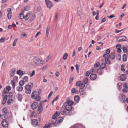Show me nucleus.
<instances>
[{
	"label": "nucleus",
	"mask_w": 128,
	"mask_h": 128,
	"mask_svg": "<svg viewBox=\"0 0 128 128\" xmlns=\"http://www.w3.org/2000/svg\"><path fill=\"white\" fill-rule=\"evenodd\" d=\"M64 118L62 117H60L58 118L54 122L56 125V126L58 124H60L62 122Z\"/></svg>",
	"instance_id": "obj_5"
},
{
	"label": "nucleus",
	"mask_w": 128,
	"mask_h": 128,
	"mask_svg": "<svg viewBox=\"0 0 128 128\" xmlns=\"http://www.w3.org/2000/svg\"><path fill=\"white\" fill-rule=\"evenodd\" d=\"M2 112L3 113L2 115L4 116V115L7 114L8 112L7 108L6 107L4 108L2 110Z\"/></svg>",
	"instance_id": "obj_18"
},
{
	"label": "nucleus",
	"mask_w": 128,
	"mask_h": 128,
	"mask_svg": "<svg viewBox=\"0 0 128 128\" xmlns=\"http://www.w3.org/2000/svg\"><path fill=\"white\" fill-rule=\"evenodd\" d=\"M126 78V76L125 74H122L120 76V80L122 81H125Z\"/></svg>",
	"instance_id": "obj_21"
},
{
	"label": "nucleus",
	"mask_w": 128,
	"mask_h": 128,
	"mask_svg": "<svg viewBox=\"0 0 128 128\" xmlns=\"http://www.w3.org/2000/svg\"><path fill=\"white\" fill-rule=\"evenodd\" d=\"M37 92L36 91H34L33 92L31 95V97L32 98H35V96L37 95Z\"/></svg>",
	"instance_id": "obj_27"
},
{
	"label": "nucleus",
	"mask_w": 128,
	"mask_h": 128,
	"mask_svg": "<svg viewBox=\"0 0 128 128\" xmlns=\"http://www.w3.org/2000/svg\"><path fill=\"white\" fill-rule=\"evenodd\" d=\"M121 69L122 71L124 72L125 71V69H124V66L122 64L121 67Z\"/></svg>",
	"instance_id": "obj_50"
},
{
	"label": "nucleus",
	"mask_w": 128,
	"mask_h": 128,
	"mask_svg": "<svg viewBox=\"0 0 128 128\" xmlns=\"http://www.w3.org/2000/svg\"><path fill=\"white\" fill-rule=\"evenodd\" d=\"M8 96L9 97V98H12L13 96V95L12 93L10 92L9 93V94L8 95Z\"/></svg>",
	"instance_id": "obj_55"
},
{
	"label": "nucleus",
	"mask_w": 128,
	"mask_h": 128,
	"mask_svg": "<svg viewBox=\"0 0 128 128\" xmlns=\"http://www.w3.org/2000/svg\"><path fill=\"white\" fill-rule=\"evenodd\" d=\"M115 17V16H114V14H112V15H110V16H107V17L109 18H114Z\"/></svg>",
	"instance_id": "obj_57"
},
{
	"label": "nucleus",
	"mask_w": 128,
	"mask_h": 128,
	"mask_svg": "<svg viewBox=\"0 0 128 128\" xmlns=\"http://www.w3.org/2000/svg\"><path fill=\"white\" fill-rule=\"evenodd\" d=\"M7 96L6 95H5L4 96L3 100L2 102V104H5L6 101L7 100Z\"/></svg>",
	"instance_id": "obj_31"
},
{
	"label": "nucleus",
	"mask_w": 128,
	"mask_h": 128,
	"mask_svg": "<svg viewBox=\"0 0 128 128\" xmlns=\"http://www.w3.org/2000/svg\"><path fill=\"white\" fill-rule=\"evenodd\" d=\"M24 9L26 11H28L30 10V8L28 6H26L24 7Z\"/></svg>",
	"instance_id": "obj_56"
},
{
	"label": "nucleus",
	"mask_w": 128,
	"mask_h": 128,
	"mask_svg": "<svg viewBox=\"0 0 128 128\" xmlns=\"http://www.w3.org/2000/svg\"><path fill=\"white\" fill-rule=\"evenodd\" d=\"M58 16V12H57L55 14V21L56 22L57 20Z\"/></svg>",
	"instance_id": "obj_48"
},
{
	"label": "nucleus",
	"mask_w": 128,
	"mask_h": 128,
	"mask_svg": "<svg viewBox=\"0 0 128 128\" xmlns=\"http://www.w3.org/2000/svg\"><path fill=\"white\" fill-rule=\"evenodd\" d=\"M1 123L2 126L4 127H6L8 125V121L6 120H5V119L3 120V121Z\"/></svg>",
	"instance_id": "obj_16"
},
{
	"label": "nucleus",
	"mask_w": 128,
	"mask_h": 128,
	"mask_svg": "<svg viewBox=\"0 0 128 128\" xmlns=\"http://www.w3.org/2000/svg\"><path fill=\"white\" fill-rule=\"evenodd\" d=\"M120 101L122 103H124L125 101L126 96L123 94H120L118 96Z\"/></svg>",
	"instance_id": "obj_6"
},
{
	"label": "nucleus",
	"mask_w": 128,
	"mask_h": 128,
	"mask_svg": "<svg viewBox=\"0 0 128 128\" xmlns=\"http://www.w3.org/2000/svg\"><path fill=\"white\" fill-rule=\"evenodd\" d=\"M68 56V54L67 53H65L64 55L63 58L64 60H66Z\"/></svg>",
	"instance_id": "obj_39"
},
{
	"label": "nucleus",
	"mask_w": 128,
	"mask_h": 128,
	"mask_svg": "<svg viewBox=\"0 0 128 128\" xmlns=\"http://www.w3.org/2000/svg\"><path fill=\"white\" fill-rule=\"evenodd\" d=\"M38 104L37 102H34L31 105V108L33 110H34L38 106Z\"/></svg>",
	"instance_id": "obj_14"
},
{
	"label": "nucleus",
	"mask_w": 128,
	"mask_h": 128,
	"mask_svg": "<svg viewBox=\"0 0 128 128\" xmlns=\"http://www.w3.org/2000/svg\"><path fill=\"white\" fill-rule=\"evenodd\" d=\"M109 58H108L105 60L106 63L108 64H111L110 61L109 60Z\"/></svg>",
	"instance_id": "obj_36"
},
{
	"label": "nucleus",
	"mask_w": 128,
	"mask_h": 128,
	"mask_svg": "<svg viewBox=\"0 0 128 128\" xmlns=\"http://www.w3.org/2000/svg\"><path fill=\"white\" fill-rule=\"evenodd\" d=\"M19 17L20 18V19H23L24 18V15H19Z\"/></svg>",
	"instance_id": "obj_59"
},
{
	"label": "nucleus",
	"mask_w": 128,
	"mask_h": 128,
	"mask_svg": "<svg viewBox=\"0 0 128 128\" xmlns=\"http://www.w3.org/2000/svg\"><path fill=\"white\" fill-rule=\"evenodd\" d=\"M109 58L112 60L114 59L116 56L115 53L114 52H112L110 54H109Z\"/></svg>",
	"instance_id": "obj_19"
},
{
	"label": "nucleus",
	"mask_w": 128,
	"mask_h": 128,
	"mask_svg": "<svg viewBox=\"0 0 128 128\" xmlns=\"http://www.w3.org/2000/svg\"><path fill=\"white\" fill-rule=\"evenodd\" d=\"M50 28L48 26L46 30V35L48 37L49 34L50 30Z\"/></svg>",
	"instance_id": "obj_28"
},
{
	"label": "nucleus",
	"mask_w": 128,
	"mask_h": 128,
	"mask_svg": "<svg viewBox=\"0 0 128 128\" xmlns=\"http://www.w3.org/2000/svg\"><path fill=\"white\" fill-rule=\"evenodd\" d=\"M13 101V100L11 99L8 100L7 102V103L8 105H10L11 103V102Z\"/></svg>",
	"instance_id": "obj_46"
},
{
	"label": "nucleus",
	"mask_w": 128,
	"mask_h": 128,
	"mask_svg": "<svg viewBox=\"0 0 128 128\" xmlns=\"http://www.w3.org/2000/svg\"><path fill=\"white\" fill-rule=\"evenodd\" d=\"M23 81L24 82H28V77L27 76H25L23 78Z\"/></svg>",
	"instance_id": "obj_35"
},
{
	"label": "nucleus",
	"mask_w": 128,
	"mask_h": 128,
	"mask_svg": "<svg viewBox=\"0 0 128 128\" xmlns=\"http://www.w3.org/2000/svg\"><path fill=\"white\" fill-rule=\"evenodd\" d=\"M84 88H80L79 90V92L81 94L85 95L86 93L85 90Z\"/></svg>",
	"instance_id": "obj_13"
},
{
	"label": "nucleus",
	"mask_w": 128,
	"mask_h": 128,
	"mask_svg": "<svg viewBox=\"0 0 128 128\" xmlns=\"http://www.w3.org/2000/svg\"><path fill=\"white\" fill-rule=\"evenodd\" d=\"M11 89V87L9 86H8L6 87V90L4 89V92L5 94L8 93V92Z\"/></svg>",
	"instance_id": "obj_17"
},
{
	"label": "nucleus",
	"mask_w": 128,
	"mask_h": 128,
	"mask_svg": "<svg viewBox=\"0 0 128 128\" xmlns=\"http://www.w3.org/2000/svg\"><path fill=\"white\" fill-rule=\"evenodd\" d=\"M43 110V107L42 106H39L38 108V111H39V114H40Z\"/></svg>",
	"instance_id": "obj_32"
},
{
	"label": "nucleus",
	"mask_w": 128,
	"mask_h": 128,
	"mask_svg": "<svg viewBox=\"0 0 128 128\" xmlns=\"http://www.w3.org/2000/svg\"><path fill=\"white\" fill-rule=\"evenodd\" d=\"M16 72V69L15 68H12L11 70V72L14 74Z\"/></svg>",
	"instance_id": "obj_52"
},
{
	"label": "nucleus",
	"mask_w": 128,
	"mask_h": 128,
	"mask_svg": "<svg viewBox=\"0 0 128 128\" xmlns=\"http://www.w3.org/2000/svg\"><path fill=\"white\" fill-rule=\"evenodd\" d=\"M59 75L60 74L58 72H56L55 73V75L57 77L58 76H59Z\"/></svg>",
	"instance_id": "obj_64"
},
{
	"label": "nucleus",
	"mask_w": 128,
	"mask_h": 128,
	"mask_svg": "<svg viewBox=\"0 0 128 128\" xmlns=\"http://www.w3.org/2000/svg\"><path fill=\"white\" fill-rule=\"evenodd\" d=\"M10 117V116H8L6 115H4V116H3V115H2V118L3 119V120L5 119V120L7 119L9 117Z\"/></svg>",
	"instance_id": "obj_33"
},
{
	"label": "nucleus",
	"mask_w": 128,
	"mask_h": 128,
	"mask_svg": "<svg viewBox=\"0 0 128 128\" xmlns=\"http://www.w3.org/2000/svg\"><path fill=\"white\" fill-rule=\"evenodd\" d=\"M35 15L34 14H32L31 18L32 20H34L35 18Z\"/></svg>",
	"instance_id": "obj_60"
},
{
	"label": "nucleus",
	"mask_w": 128,
	"mask_h": 128,
	"mask_svg": "<svg viewBox=\"0 0 128 128\" xmlns=\"http://www.w3.org/2000/svg\"><path fill=\"white\" fill-rule=\"evenodd\" d=\"M102 65H104V66L100 67L97 70V72L100 75H101L103 73L104 71L103 69L104 68L106 67V64L105 63H102Z\"/></svg>",
	"instance_id": "obj_2"
},
{
	"label": "nucleus",
	"mask_w": 128,
	"mask_h": 128,
	"mask_svg": "<svg viewBox=\"0 0 128 128\" xmlns=\"http://www.w3.org/2000/svg\"><path fill=\"white\" fill-rule=\"evenodd\" d=\"M76 84L77 86H81V88H84L85 86V84H83L82 82L81 81L78 82H76Z\"/></svg>",
	"instance_id": "obj_11"
},
{
	"label": "nucleus",
	"mask_w": 128,
	"mask_h": 128,
	"mask_svg": "<svg viewBox=\"0 0 128 128\" xmlns=\"http://www.w3.org/2000/svg\"><path fill=\"white\" fill-rule=\"evenodd\" d=\"M122 49L124 51V53H126L127 52V51H128V47L127 48H126V47L124 46L122 48Z\"/></svg>",
	"instance_id": "obj_37"
},
{
	"label": "nucleus",
	"mask_w": 128,
	"mask_h": 128,
	"mask_svg": "<svg viewBox=\"0 0 128 128\" xmlns=\"http://www.w3.org/2000/svg\"><path fill=\"white\" fill-rule=\"evenodd\" d=\"M88 78H85L83 80V81L84 84H87L88 82Z\"/></svg>",
	"instance_id": "obj_40"
},
{
	"label": "nucleus",
	"mask_w": 128,
	"mask_h": 128,
	"mask_svg": "<svg viewBox=\"0 0 128 128\" xmlns=\"http://www.w3.org/2000/svg\"><path fill=\"white\" fill-rule=\"evenodd\" d=\"M106 20V17H104V18L101 20V22L102 23H103L105 22V21Z\"/></svg>",
	"instance_id": "obj_51"
},
{
	"label": "nucleus",
	"mask_w": 128,
	"mask_h": 128,
	"mask_svg": "<svg viewBox=\"0 0 128 128\" xmlns=\"http://www.w3.org/2000/svg\"><path fill=\"white\" fill-rule=\"evenodd\" d=\"M32 124L34 126L37 125L38 124V121L37 120L34 119L32 120Z\"/></svg>",
	"instance_id": "obj_22"
},
{
	"label": "nucleus",
	"mask_w": 128,
	"mask_h": 128,
	"mask_svg": "<svg viewBox=\"0 0 128 128\" xmlns=\"http://www.w3.org/2000/svg\"><path fill=\"white\" fill-rule=\"evenodd\" d=\"M16 90L18 91L21 92L23 89V88L22 86H19L16 88Z\"/></svg>",
	"instance_id": "obj_26"
},
{
	"label": "nucleus",
	"mask_w": 128,
	"mask_h": 128,
	"mask_svg": "<svg viewBox=\"0 0 128 128\" xmlns=\"http://www.w3.org/2000/svg\"><path fill=\"white\" fill-rule=\"evenodd\" d=\"M35 98H32L35 99L36 101H38L40 100V97L38 95L35 96Z\"/></svg>",
	"instance_id": "obj_29"
},
{
	"label": "nucleus",
	"mask_w": 128,
	"mask_h": 128,
	"mask_svg": "<svg viewBox=\"0 0 128 128\" xmlns=\"http://www.w3.org/2000/svg\"><path fill=\"white\" fill-rule=\"evenodd\" d=\"M8 19H10L12 17V13L10 12H8Z\"/></svg>",
	"instance_id": "obj_41"
},
{
	"label": "nucleus",
	"mask_w": 128,
	"mask_h": 128,
	"mask_svg": "<svg viewBox=\"0 0 128 128\" xmlns=\"http://www.w3.org/2000/svg\"><path fill=\"white\" fill-rule=\"evenodd\" d=\"M110 50L109 49H108L106 51V54H109L110 53Z\"/></svg>",
	"instance_id": "obj_62"
},
{
	"label": "nucleus",
	"mask_w": 128,
	"mask_h": 128,
	"mask_svg": "<svg viewBox=\"0 0 128 128\" xmlns=\"http://www.w3.org/2000/svg\"><path fill=\"white\" fill-rule=\"evenodd\" d=\"M90 74V72L88 71H87L86 73V76H88Z\"/></svg>",
	"instance_id": "obj_61"
},
{
	"label": "nucleus",
	"mask_w": 128,
	"mask_h": 128,
	"mask_svg": "<svg viewBox=\"0 0 128 128\" xmlns=\"http://www.w3.org/2000/svg\"><path fill=\"white\" fill-rule=\"evenodd\" d=\"M54 126H56L55 124L54 121V120H52L50 123L46 124L43 128H50Z\"/></svg>",
	"instance_id": "obj_4"
},
{
	"label": "nucleus",
	"mask_w": 128,
	"mask_h": 128,
	"mask_svg": "<svg viewBox=\"0 0 128 128\" xmlns=\"http://www.w3.org/2000/svg\"><path fill=\"white\" fill-rule=\"evenodd\" d=\"M31 86H32V87L33 86V84L32 83H31V85L27 84L26 86L25 92L27 94H30L31 93V89L32 88Z\"/></svg>",
	"instance_id": "obj_1"
},
{
	"label": "nucleus",
	"mask_w": 128,
	"mask_h": 128,
	"mask_svg": "<svg viewBox=\"0 0 128 128\" xmlns=\"http://www.w3.org/2000/svg\"><path fill=\"white\" fill-rule=\"evenodd\" d=\"M24 82L23 80H20L19 82V84L20 86H22L24 84Z\"/></svg>",
	"instance_id": "obj_47"
},
{
	"label": "nucleus",
	"mask_w": 128,
	"mask_h": 128,
	"mask_svg": "<svg viewBox=\"0 0 128 128\" xmlns=\"http://www.w3.org/2000/svg\"><path fill=\"white\" fill-rule=\"evenodd\" d=\"M6 39L4 38H2L0 39V42H4Z\"/></svg>",
	"instance_id": "obj_45"
},
{
	"label": "nucleus",
	"mask_w": 128,
	"mask_h": 128,
	"mask_svg": "<svg viewBox=\"0 0 128 128\" xmlns=\"http://www.w3.org/2000/svg\"><path fill=\"white\" fill-rule=\"evenodd\" d=\"M71 92L73 93H75L76 92V90L75 88H72V89Z\"/></svg>",
	"instance_id": "obj_54"
},
{
	"label": "nucleus",
	"mask_w": 128,
	"mask_h": 128,
	"mask_svg": "<svg viewBox=\"0 0 128 128\" xmlns=\"http://www.w3.org/2000/svg\"><path fill=\"white\" fill-rule=\"evenodd\" d=\"M120 38L119 40H117L116 41L118 42H121L122 41H128L126 37L124 36H120L118 38V39Z\"/></svg>",
	"instance_id": "obj_7"
},
{
	"label": "nucleus",
	"mask_w": 128,
	"mask_h": 128,
	"mask_svg": "<svg viewBox=\"0 0 128 128\" xmlns=\"http://www.w3.org/2000/svg\"><path fill=\"white\" fill-rule=\"evenodd\" d=\"M12 85V86L13 88H14L15 86V83L14 81V80H12L11 81Z\"/></svg>",
	"instance_id": "obj_42"
},
{
	"label": "nucleus",
	"mask_w": 128,
	"mask_h": 128,
	"mask_svg": "<svg viewBox=\"0 0 128 128\" xmlns=\"http://www.w3.org/2000/svg\"><path fill=\"white\" fill-rule=\"evenodd\" d=\"M67 110L64 108V110H60V114L63 115L70 116L72 112H71L67 111Z\"/></svg>",
	"instance_id": "obj_3"
},
{
	"label": "nucleus",
	"mask_w": 128,
	"mask_h": 128,
	"mask_svg": "<svg viewBox=\"0 0 128 128\" xmlns=\"http://www.w3.org/2000/svg\"><path fill=\"white\" fill-rule=\"evenodd\" d=\"M122 85L121 84H120L119 83H118L117 84V87L118 89V90H121V86Z\"/></svg>",
	"instance_id": "obj_43"
},
{
	"label": "nucleus",
	"mask_w": 128,
	"mask_h": 128,
	"mask_svg": "<svg viewBox=\"0 0 128 128\" xmlns=\"http://www.w3.org/2000/svg\"><path fill=\"white\" fill-rule=\"evenodd\" d=\"M64 107L65 108L66 110L68 112H71V110L72 108V106L70 105H63Z\"/></svg>",
	"instance_id": "obj_8"
},
{
	"label": "nucleus",
	"mask_w": 128,
	"mask_h": 128,
	"mask_svg": "<svg viewBox=\"0 0 128 128\" xmlns=\"http://www.w3.org/2000/svg\"><path fill=\"white\" fill-rule=\"evenodd\" d=\"M127 57L126 55L125 54H124L122 56V60L124 62L126 61L127 59Z\"/></svg>",
	"instance_id": "obj_34"
},
{
	"label": "nucleus",
	"mask_w": 128,
	"mask_h": 128,
	"mask_svg": "<svg viewBox=\"0 0 128 128\" xmlns=\"http://www.w3.org/2000/svg\"><path fill=\"white\" fill-rule=\"evenodd\" d=\"M109 54H105L103 55V57L106 59L108 58H109Z\"/></svg>",
	"instance_id": "obj_44"
},
{
	"label": "nucleus",
	"mask_w": 128,
	"mask_h": 128,
	"mask_svg": "<svg viewBox=\"0 0 128 128\" xmlns=\"http://www.w3.org/2000/svg\"><path fill=\"white\" fill-rule=\"evenodd\" d=\"M31 15V13L30 12H28L24 16V19L26 21H27Z\"/></svg>",
	"instance_id": "obj_12"
},
{
	"label": "nucleus",
	"mask_w": 128,
	"mask_h": 128,
	"mask_svg": "<svg viewBox=\"0 0 128 128\" xmlns=\"http://www.w3.org/2000/svg\"><path fill=\"white\" fill-rule=\"evenodd\" d=\"M74 102L72 100H66V102H64V104L63 105H70L71 106L73 105Z\"/></svg>",
	"instance_id": "obj_10"
},
{
	"label": "nucleus",
	"mask_w": 128,
	"mask_h": 128,
	"mask_svg": "<svg viewBox=\"0 0 128 128\" xmlns=\"http://www.w3.org/2000/svg\"><path fill=\"white\" fill-rule=\"evenodd\" d=\"M34 74H35V71L34 70H33L32 72V74L30 75V76L31 77H32L34 75Z\"/></svg>",
	"instance_id": "obj_58"
},
{
	"label": "nucleus",
	"mask_w": 128,
	"mask_h": 128,
	"mask_svg": "<svg viewBox=\"0 0 128 128\" xmlns=\"http://www.w3.org/2000/svg\"><path fill=\"white\" fill-rule=\"evenodd\" d=\"M96 70V68H92V69L91 72H92V73H93Z\"/></svg>",
	"instance_id": "obj_63"
},
{
	"label": "nucleus",
	"mask_w": 128,
	"mask_h": 128,
	"mask_svg": "<svg viewBox=\"0 0 128 128\" xmlns=\"http://www.w3.org/2000/svg\"><path fill=\"white\" fill-rule=\"evenodd\" d=\"M100 65V63L99 62H97L94 65V67L97 68Z\"/></svg>",
	"instance_id": "obj_49"
},
{
	"label": "nucleus",
	"mask_w": 128,
	"mask_h": 128,
	"mask_svg": "<svg viewBox=\"0 0 128 128\" xmlns=\"http://www.w3.org/2000/svg\"><path fill=\"white\" fill-rule=\"evenodd\" d=\"M23 72H24L23 71H22L21 70H17V71L16 72V73L20 75H22L24 74H25V72H24V73H23Z\"/></svg>",
	"instance_id": "obj_25"
},
{
	"label": "nucleus",
	"mask_w": 128,
	"mask_h": 128,
	"mask_svg": "<svg viewBox=\"0 0 128 128\" xmlns=\"http://www.w3.org/2000/svg\"><path fill=\"white\" fill-rule=\"evenodd\" d=\"M16 97L19 101L20 102L22 101V97L21 94H18Z\"/></svg>",
	"instance_id": "obj_23"
},
{
	"label": "nucleus",
	"mask_w": 128,
	"mask_h": 128,
	"mask_svg": "<svg viewBox=\"0 0 128 128\" xmlns=\"http://www.w3.org/2000/svg\"><path fill=\"white\" fill-rule=\"evenodd\" d=\"M116 58L117 60H120L121 59V56L120 54H116Z\"/></svg>",
	"instance_id": "obj_38"
},
{
	"label": "nucleus",
	"mask_w": 128,
	"mask_h": 128,
	"mask_svg": "<svg viewBox=\"0 0 128 128\" xmlns=\"http://www.w3.org/2000/svg\"><path fill=\"white\" fill-rule=\"evenodd\" d=\"M60 114V112L58 111H56L53 115L52 117V119H55L57 116H59Z\"/></svg>",
	"instance_id": "obj_20"
},
{
	"label": "nucleus",
	"mask_w": 128,
	"mask_h": 128,
	"mask_svg": "<svg viewBox=\"0 0 128 128\" xmlns=\"http://www.w3.org/2000/svg\"><path fill=\"white\" fill-rule=\"evenodd\" d=\"M90 79L92 80H94L97 78V76L96 74H92L90 77Z\"/></svg>",
	"instance_id": "obj_15"
},
{
	"label": "nucleus",
	"mask_w": 128,
	"mask_h": 128,
	"mask_svg": "<svg viewBox=\"0 0 128 128\" xmlns=\"http://www.w3.org/2000/svg\"><path fill=\"white\" fill-rule=\"evenodd\" d=\"M74 99L75 101L78 103L80 100L79 96L78 95L76 96L74 98Z\"/></svg>",
	"instance_id": "obj_30"
},
{
	"label": "nucleus",
	"mask_w": 128,
	"mask_h": 128,
	"mask_svg": "<svg viewBox=\"0 0 128 128\" xmlns=\"http://www.w3.org/2000/svg\"><path fill=\"white\" fill-rule=\"evenodd\" d=\"M34 62L36 64H39L40 63V60L39 58L37 57H34Z\"/></svg>",
	"instance_id": "obj_24"
},
{
	"label": "nucleus",
	"mask_w": 128,
	"mask_h": 128,
	"mask_svg": "<svg viewBox=\"0 0 128 128\" xmlns=\"http://www.w3.org/2000/svg\"><path fill=\"white\" fill-rule=\"evenodd\" d=\"M45 1L46 2L47 7L50 9L53 5L52 2L48 0H45Z\"/></svg>",
	"instance_id": "obj_9"
},
{
	"label": "nucleus",
	"mask_w": 128,
	"mask_h": 128,
	"mask_svg": "<svg viewBox=\"0 0 128 128\" xmlns=\"http://www.w3.org/2000/svg\"><path fill=\"white\" fill-rule=\"evenodd\" d=\"M121 46L120 44H118L116 45V48H120Z\"/></svg>",
	"instance_id": "obj_53"
}]
</instances>
